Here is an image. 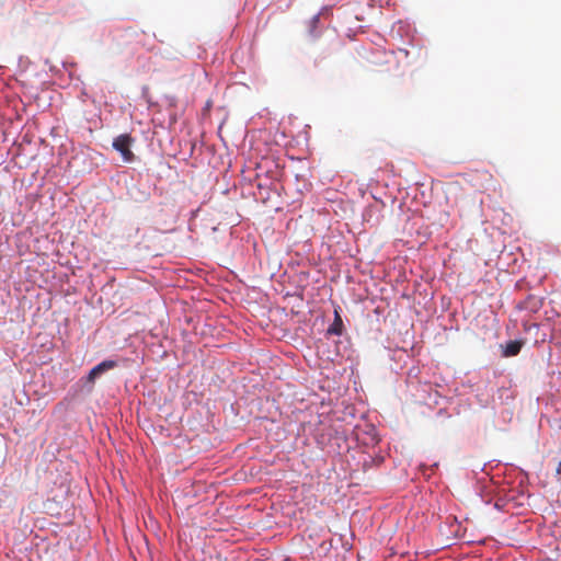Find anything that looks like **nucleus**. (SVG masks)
<instances>
[{
  "label": "nucleus",
  "instance_id": "obj_6",
  "mask_svg": "<svg viewBox=\"0 0 561 561\" xmlns=\"http://www.w3.org/2000/svg\"><path fill=\"white\" fill-rule=\"evenodd\" d=\"M556 471L558 474H561V460L559 461Z\"/></svg>",
  "mask_w": 561,
  "mask_h": 561
},
{
  "label": "nucleus",
  "instance_id": "obj_2",
  "mask_svg": "<svg viewBox=\"0 0 561 561\" xmlns=\"http://www.w3.org/2000/svg\"><path fill=\"white\" fill-rule=\"evenodd\" d=\"M115 360H103L102 363L94 366L87 376V382L94 383L95 380L105 371L111 370L116 367Z\"/></svg>",
  "mask_w": 561,
  "mask_h": 561
},
{
  "label": "nucleus",
  "instance_id": "obj_3",
  "mask_svg": "<svg viewBox=\"0 0 561 561\" xmlns=\"http://www.w3.org/2000/svg\"><path fill=\"white\" fill-rule=\"evenodd\" d=\"M340 311V307L334 309V320L333 323L328 328V334L341 335L343 333L344 325Z\"/></svg>",
  "mask_w": 561,
  "mask_h": 561
},
{
  "label": "nucleus",
  "instance_id": "obj_4",
  "mask_svg": "<svg viewBox=\"0 0 561 561\" xmlns=\"http://www.w3.org/2000/svg\"><path fill=\"white\" fill-rule=\"evenodd\" d=\"M522 350V343L519 341H510L506 343L503 355L506 357L516 356Z\"/></svg>",
  "mask_w": 561,
  "mask_h": 561
},
{
  "label": "nucleus",
  "instance_id": "obj_5",
  "mask_svg": "<svg viewBox=\"0 0 561 561\" xmlns=\"http://www.w3.org/2000/svg\"><path fill=\"white\" fill-rule=\"evenodd\" d=\"M541 302L540 300L535 296H529L527 299L519 305V309H526L530 311H536L539 309Z\"/></svg>",
  "mask_w": 561,
  "mask_h": 561
},
{
  "label": "nucleus",
  "instance_id": "obj_1",
  "mask_svg": "<svg viewBox=\"0 0 561 561\" xmlns=\"http://www.w3.org/2000/svg\"><path fill=\"white\" fill-rule=\"evenodd\" d=\"M133 142L134 139L128 134L119 135L113 140V147L122 154L124 162H131L135 159V154L130 150Z\"/></svg>",
  "mask_w": 561,
  "mask_h": 561
}]
</instances>
